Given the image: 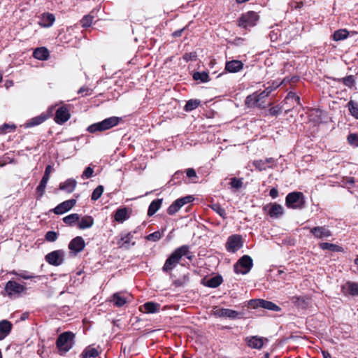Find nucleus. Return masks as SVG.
I'll list each match as a JSON object with an SVG mask.
<instances>
[{"label": "nucleus", "instance_id": "nucleus-15", "mask_svg": "<svg viewBox=\"0 0 358 358\" xmlns=\"http://www.w3.org/2000/svg\"><path fill=\"white\" fill-rule=\"evenodd\" d=\"M76 203V199L66 200L57 205L55 208L51 209L50 211L56 215H62L70 210Z\"/></svg>", "mask_w": 358, "mask_h": 358}, {"label": "nucleus", "instance_id": "nucleus-32", "mask_svg": "<svg viewBox=\"0 0 358 358\" xmlns=\"http://www.w3.org/2000/svg\"><path fill=\"white\" fill-rule=\"evenodd\" d=\"M112 301L115 306L122 307L127 302V299L122 293L117 292L113 295Z\"/></svg>", "mask_w": 358, "mask_h": 358}, {"label": "nucleus", "instance_id": "nucleus-64", "mask_svg": "<svg viewBox=\"0 0 358 358\" xmlns=\"http://www.w3.org/2000/svg\"><path fill=\"white\" fill-rule=\"evenodd\" d=\"M346 184L353 185L355 183V178L352 177H347L344 179Z\"/></svg>", "mask_w": 358, "mask_h": 358}, {"label": "nucleus", "instance_id": "nucleus-13", "mask_svg": "<svg viewBox=\"0 0 358 358\" xmlns=\"http://www.w3.org/2000/svg\"><path fill=\"white\" fill-rule=\"evenodd\" d=\"M70 115L69 106H62L56 110L55 121L57 124H62L69 120Z\"/></svg>", "mask_w": 358, "mask_h": 358}, {"label": "nucleus", "instance_id": "nucleus-46", "mask_svg": "<svg viewBox=\"0 0 358 358\" xmlns=\"http://www.w3.org/2000/svg\"><path fill=\"white\" fill-rule=\"evenodd\" d=\"M103 186L102 185H99L97 186L93 191L92 194V196H91V199L92 201H96L98 200L101 196L102 195L103 192Z\"/></svg>", "mask_w": 358, "mask_h": 358}, {"label": "nucleus", "instance_id": "nucleus-45", "mask_svg": "<svg viewBox=\"0 0 358 358\" xmlns=\"http://www.w3.org/2000/svg\"><path fill=\"white\" fill-rule=\"evenodd\" d=\"M94 21V16L90 14L85 15L80 20V24L83 27L87 28L91 26Z\"/></svg>", "mask_w": 358, "mask_h": 358}, {"label": "nucleus", "instance_id": "nucleus-21", "mask_svg": "<svg viewBox=\"0 0 358 358\" xmlns=\"http://www.w3.org/2000/svg\"><path fill=\"white\" fill-rule=\"evenodd\" d=\"M38 24L41 27L45 28L51 27L55 21V15L50 13H43L40 16H38Z\"/></svg>", "mask_w": 358, "mask_h": 358}, {"label": "nucleus", "instance_id": "nucleus-14", "mask_svg": "<svg viewBox=\"0 0 358 358\" xmlns=\"http://www.w3.org/2000/svg\"><path fill=\"white\" fill-rule=\"evenodd\" d=\"M252 165L259 171H262L267 169H273L275 165V160L273 157L257 159L253 161Z\"/></svg>", "mask_w": 358, "mask_h": 358}, {"label": "nucleus", "instance_id": "nucleus-10", "mask_svg": "<svg viewBox=\"0 0 358 358\" xmlns=\"http://www.w3.org/2000/svg\"><path fill=\"white\" fill-rule=\"evenodd\" d=\"M263 210L271 217L278 219L284 213L283 207L277 203H270L263 208Z\"/></svg>", "mask_w": 358, "mask_h": 358}, {"label": "nucleus", "instance_id": "nucleus-59", "mask_svg": "<svg viewBox=\"0 0 358 358\" xmlns=\"http://www.w3.org/2000/svg\"><path fill=\"white\" fill-rule=\"evenodd\" d=\"M183 58L186 61L195 60L196 58V52H190L189 54L186 53L184 55Z\"/></svg>", "mask_w": 358, "mask_h": 358}, {"label": "nucleus", "instance_id": "nucleus-17", "mask_svg": "<svg viewBox=\"0 0 358 358\" xmlns=\"http://www.w3.org/2000/svg\"><path fill=\"white\" fill-rule=\"evenodd\" d=\"M85 246L84 239L81 236H76L70 241L68 247L70 252L76 255L83 250Z\"/></svg>", "mask_w": 358, "mask_h": 358}, {"label": "nucleus", "instance_id": "nucleus-24", "mask_svg": "<svg viewBox=\"0 0 358 358\" xmlns=\"http://www.w3.org/2000/svg\"><path fill=\"white\" fill-rule=\"evenodd\" d=\"M13 324L10 322L3 320L0 321V341L3 340L11 331Z\"/></svg>", "mask_w": 358, "mask_h": 358}, {"label": "nucleus", "instance_id": "nucleus-37", "mask_svg": "<svg viewBox=\"0 0 358 358\" xmlns=\"http://www.w3.org/2000/svg\"><path fill=\"white\" fill-rule=\"evenodd\" d=\"M336 80L339 83H342L344 85L349 88H352L355 84V79L352 75L342 78H338Z\"/></svg>", "mask_w": 358, "mask_h": 358}, {"label": "nucleus", "instance_id": "nucleus-52", "mask_svg": "<svg viewBox=\"0 0 358 358\" xmlns=\"http://www.w3.org/2000/svg\"><path fill=\"white\" fill-rule=\"evenodd\" d=\"M46 185H47L40 182L39 185L36 187V194L38 199H41L43 196L45 191Z\"/></svg>", "mask_w": 358, "mask_h": 358}, {"label": "nucleus", "instance_id": "nucleus-31", "mask_svg": "<svg viewBox=\"0 0 358 358\" xmlns=\"http://www.w3.org/2000/svg\"><path fill=\"white\" fill-rule=\"evenodd\" d=\"M48 115L46 114L42 113L38 116L34 117L29 120L27 123V127H34L38 124H42L48 119Z\"/></svg>", "mask_w": 358, "mask_h": 358}, {"label": "nucleus", "instance_id": "nucleus-23", "mask_svg": "<svg viewBox=\"0 0 358 358\" xmlns=\"http://www.w3.org/2000/svg\"><path fill=\"white\" fill-rule=\"evenodd\" d=\"M94 223V218L90 215H85L80 217V220L77 223V227L79 229H85L91 228Z\"/></svg>", "mask_w": 358, "mask_h": 358}, {"label": "nucleus", "instance_id": "nucleus-48", "mask_svg": "<svg viewBox=\"0 0 358 358\" xmlns=\"http://www.w3.org/2000/svg\"><path fill=\"white\" fill-rule=\"evenodd\" d=\"M9 273L15 275L16 276H18L20 278L24 279V280H29L34 278V275H29L27 271H22L21 272H17L15 270H13L9 272Z\"/></svg>", "mask_w": 358, "mask_h": 358}, {"label": "nucleus", "instance_id": "nucleus-4", "mask_svg": "<svg viewBox=\"0 0 358 358\" xmlns=\"http://www.w3.org/2000/svg\"><path fill=\"white\" fill-rule=\"evenodd\" d=\"M26 284H20L15 280H9L6 283L4 291L10 299L21 296L27 291Z\"/></svg>", "mask_w": 358, "mask_h": 358}, {"label": "nucleus", "instance_id": "nucleus-44", "mask_svg": "<svg viewBox=\"0 0 358 358\" xmlns=\"http://www.w3.org/2000/svg\"><path fill=\"white\" fill-rule=\"evenodd\" d=\"M348 31L345 29L336 31L333 35L334 41H341L345 39L348 36Z\"/></svg>", "mask_w": 358, "mask_h": 358}, {"label": "nucleus", "instance_id": "nucleus-55", "mask_svg": "<svg viewBox=\"0 0 358 358\" xmlns=\"http://www.w3.org/2000/svg\"><path fill=\"white\" fill-rule=\"evenodd\" d=\"M286 100H290V99H292V100H294L298 105H301V103H300V97L299 96H297L294 92H289L286 98H285Z\"/></svg>", "mask_w": 358, "mask_h": 358}, {"label": "nucleus", "instance_id": "nucleus-36", "mask_svg": "<svg viewBox=\"0 0 358 358\" xmlns=\"http://www.w3.org/2000/svg\"><path fill=\"white\" fill-rule=\"evenodd\" d=\"M80 220V215L78 213H72L70 214L63 218V222L69 225V226H73L76 223H78V222Z\"/></svg>", "mask_w": 358, "mask_h": 358}, {"label": "nucleus", "instance_id": "nucleus-53", "mask_svg": "<svg viewBox=\"0 0 358 358\" xmlns=\"http://www.w3.org/2000/svg\"><path fill=\"white\" fill-rule=\"evenodd\" d=\"M303 6V2L301 1H297L292 0L289 3V7L291 10H292L294 9H299V8H302Z\"/></svg>", "mask_w": 358, "mask_h": 358}, {"label": "nucleus", "instance_id": "nucleus-27", "mask_svg": "<svg viewBox=\"0 0 358 358\" xmlns=\"http://www.w3.org/2000/svg\"><path fill=\"white\" fill-rule=\"evenodd\" d=\"M160 305L159 303L149 301L140 307V310L144 313H155L159 310Z\"/></svg>", "mask_w": 358, "mask_h": 358}, {"label": "nucleus", "instance_id": "nucleus-47", "mask_svg": "<svg viewBox=\"0 0 358 358\" xmlns=\"http://www.w3.org/2000/svg\"><path fill=\"white\" fill-rule=\"evenodd\" d=\"M162 235H163L162 232H161L159 231H155V232L146 236L145 237V238L149 241L156 242L162 238Z\"/></svg>", "mask_w": 358, "mask_h": 358}, {"label": "nucleus", "instance_id": "nucleus-25", "mask_svg": "<svg viewBox=\"0 0 358 358\" xmlns=\"http://www.w3.org/2000/svg\"><path fill=\"white\" fill-rule=\"evenodd\" d=\"M77 185V182L75 179L69 178L66 181L59 184V189L66 192V193H72Z\"/></svg>", "mask_w": 358, "mask_h": 358}, {"label": "nucleus", "instance_id": "nucleus-49", "mask_svg": "<svg viewBox=\"0 0 358 358\" xmlns=\"http://www.w3.org/2000/svg\"><path fill=\"white\" fill-rule=\"evenodd\" d=\"M229 184L232 188L238 189L243 186V180L241 178H231Z\"/></svg>", "mask_w": 358, "mask_h": 358}, {"label": "nucleus", "instance_id": "nucleus-62", "mask_svg": "<svg viewBox=\"0 0 358 358\" xmlns=\"http://www.w3.org/2000/svg\"><path fill=\"white\" fill-rule=\"evenodd\" d=\"M269 195L273 198L275 199L278 196V191L276 188L273 187L271 189Z\"/></svg>", "mask_w": 358, "mask_h": 358}, {"label": "nucleus", "instance_id": "nucleus-16", "mask_svg": "<svg viewBox=\"0 0 358 358\" xmlns=\"http://www.w3.org/2000/svg\"><path fill=\"white\" fill-rule=\"evenodd\" d=\"M310 232L317 239L327 238L332 235L331 231L326 226L310 228Z\"/></svg>", "mask_w": 358, "mask_h": 358}, {"label": "nucleus", "instance_id": "nucleus-20", "mask_svg": "<svg viewBox=\"0 0 358 358\" xmlns=\"http://www.w3.org/2000/svg\"><path fill=\"white\" fill-rule=\"evenodd\" d=\"M214 315L219 317H228L230 319L241 318V313L228 308H217L214 310Z\"/></svg>", "mask_w": 358, "mask_h": 358}, {"label": "nucleus", "instance_id": "nucleus-5", "mask_svg": "<svg viewBox=\"0 0 358 358\" xmlns=\"http://www.w3.org/2000/svg\"><path fill=\"white\" fill-rule=\"evenodd\" d=\"M121 120L117 117H110L103 120L101 122L94 123L88 127L87 131L90 133H95L96 131H103L117 126Z\"/></svg>", "mask_w": 358, "mask_h": 358}, {"label": "nucleus", "instance_id": "nucleus-41", "mask_svg": "<svg viewBox=\"0 0 358 358\" xmlns=\"http://www.w3.org/2000/svg\"><path fill=\"white\" fill-rule=\"evenodd\" d=\"M183 206L180 203L178 200L175 201L167 209V213L169 215H174Z\"/></svg>", "mask_w": 358, "mask_h": 358}, {"label": "nucleus", "instance_id": "nucleus-54", "mask_svg": "<svg viewBox=\"0 0 358 358\" xmlns=\"http://www.w3.org/2000/svg\"><path fill=\"white\" fill-rule=\"evenodd\" d=\"M93 90L87 87L83 86L80 87L78 92V94H81L83 96L91 95L92 94Z\"/></svg>", "mask_w": 358, "mask_h": 358}, {"label": "nucleus", "instance_id": "nucleus-34", "mask_svg": "<svg viewBox=\"0 0 358 358\" xmlns=\"http://www.w3.org/2000/svg\"><path fill=\"white\" fill-rule=\"evenodd\" d=\"M347 107L350 112V114L358 120V103L354 100L350 99L347 103Z\"/></svg>", "mask_w": 358, "mask_h": 358}, {"label": "nucleus", "instance_id": "nucleus-8", "mask_svg": "<svg viewBox=\"0 0 358 358\" xmlns=\"http://www.w3.org/2000/svg\"><path fill=\"white\" fill-rule=\"evenodd\" d=\"M259 15L254 11H248L243 13L238 20V25L242 28L247 29L254 27L259 20Z\"/></svg>", "mask_w": 358, "mask_h": 358}, {"label": "nucleus", "instance_id": "nucleus-56", "mask_svg": "<svg viewBox=\"0 0 358 358\" xmlns=\"http://www.w3.org/2000/svg\"><path fill=\"white\" fill-rule=\"evenodd\" d=\"M94 173V170L91 167H87L83 173L82 178H90L92 176Z\"/></svg>", "mask_w": 358, "mask_h": 358}, {"label": "nucleus", "instance_id": "nucleus-43", "mask_svg": "<svg viewBox=\"0 0 358 358\" xmlns=\"http://www.w3.org/2000/svg\"><path fill=\"white\" fill-rule=\"evenodd\" d=\"M16 126L14 124L4 123L0 127V134H6L15 130Z\"/></svg>", "mask_w": 358, "mask_h": 358}, {"label": "nucleus", "instance_id": "nucleus-22", "mask_svg": "<svg viewBox=\"0 0 358 358\" xmlns=\"http://www.w3.org/2000/svg\"><path fill=\"white\" fill-rule=\"evenodd\" d=\"M133 239V233L129 232L122 236L118 241H117V245L119 248L129 249L131 245H134L135 242H131Z\"/></svg>", "mask_w": 358, "mask_h": 358}, {"label": "nucleus", "instance_id": "nucleus-38", "mask_svg": "<svg viewBox=\"0 0 358 358\" xmlns=\"http://www.w3.org/2000/svg\"><path fill=\"white\" fill-rule=\"evenodd\" d=\"M201 103L199 99H189L187 101L184 110L187 112H190L199 106Z\"/></svg>", "mask_w": 358, "mask_h": 358}, {"label": "nucleus", "instance_id": "nucleus-35", "mask_svg": "<svg viewBox=\"0 0 358 358\" xmlns=\"http://www.w3.org/2000/svg\"><path fill=\"white\" fill-rule=\"evenodd\" d=\"M162 199H155L151 202L148 210V215H153L161 207Z\"/></svg>", "mask_w": 358, "mask_h": 358}, {"label": "nucleus", "instance_id": "nucleus-30", "mask_svg": "<svg viewBox=\"0 0 358 358\" xmlns=\"http://www.w3.org/2000/svg\"><path fill=\"white\" fill-rule=\"evenodd\" d=\"M49 56V51L45 47L37 48L33 52V57L39 60H46Z\"/></svg>", "mask_w": 358, "mask_h": 358}, {"label": "nucleus", "instance_id": "nucleus-19", "mask_svg": "<svg viewBox=\"0 0 358 358\" xmlns=\"http://www.w3.org/2000/svg\"><path fill=\"white\" fill-rule=\"evenodd\" d=\"M131 213L132 210L129 208H119L115 212L114 220L119 223H122L130 217Z\"/></svg>", "mask_w": 358, "mask_h": 358}, {"label": "nucleus", "instance_id": "nucleus-50", "mask_svg": "<svg viewBox=\"0 0 358 358\" xmlns=\"http://www.w3.org/2000/svg\"><path fill=\"white\" fill-rule=\"evenodd\" d=\"M348 143L353 147H358V134H350L348 136Z\"/></svg>", "mask_w": 358, "mask_h": 358}, {"label": "nucleus", "instance_id": "nucleus-42", "mask_svg": "<svg viewBox=\"0 0 358 358\" xmlns=\"http://www.w3.org/2000/svg\"><path fill=\"white\" fill-rule=\"evenodd\" d=\"M210 207L213 211L217 213L223 219L226 218V211L219 203H213L210 206Z\"/></svg>", "mask_w": 358, "mask_h": 358}, {"label": "nucleus", "instance_id": "nucleus-28", "mask_svg": "<svg viewBox=\"0 0 358 358\" xmlns=\"http://www.w3.org/2000/svg\"><path fill=\"white\" fill-rule=\"evenodd\" d=\"M342 290L345 294L358 296V283L348 282L342 287Z\"/></svg>", "mask_w": 358, "mask_h": 358}, {"label": "nucleus", "instance_id": "nucleus-60", "mask_svg": "<svg viewBox=\"0 0 358 358\" xmlns=\"http://www.w3.org/2000/svg\"><path fill=\"white\" fill-rule=\"evenodd\" d=\"M280 108H278V106L271 107L269 109V113H270V115L274 116V115H278L280 113Z\"/></svg>", "mask_w": 358, "mask_h": 358}, {"label": "nucleus", "instance_id": "nucleus-63", "mask_svg": "<svg viewBox=\"0 0 358 358\" xmlns=\"http://www.w3.org/2000/svg\"><path fill=\"white\" fill-rule=\"evenodd\" d=\"M53 171V167L51 165H48L46 167H45V173H44V175H46L48 176H50L51 173Z\"/></svg>", "mask_w": 358, "mask_h": 358}, {"label": "nucleus", "instance_id": "nucleus-7", "mask_svg": "<svg viewBox=\"0 0 358 358\" xmlns=\"http://www.w3.org/2000/svg\"><path fill=\"white\" fill-rule=\"evenodd\" d=\"M253 266L252 259L248 255H243L234 264V271L237 274H247Z\"/></svg>", "mask_w": 358, "mask_h": 358}, {"label": "nucleus", "instance_id": "nucleus-29", "mask_svg": "<svg viewBox=\"0 0 358 358\" xmlns=\"http://www.w3.org/2000/svg\"><path fill=\"white\" fill-rule=\"evenodd\" d=\"M98 348L89 345L85 348L80 355V358H96L99 356Z\"/></svg>", "mask_w": 358, "mask_h": 358}, {"label": "nucleus", "instance_id": "nucleus-1", "mask_svg": "<svg viewBox=\"0 0 358 358\" xmlns=\"http://www.w3.org/2000/svg\"><path fill=\"white\" fill-rule=\"evenodd\" d=\"M182 257H186L188 259H192L189 246L187 245H183L176 248L170 255L162 267V271L166 273H171L180 263Z\"/></svg>", "mask_w": 358, "mask_h": 358}, {"label": "nucleus", "instance_id": "nucleus-12", "mask_svg": "<svg viewBox=\"0 0 358 358\" xmlns=\"http://www.w3.org/2000/svg\"><path fill=\"white\" fill-rule=\"evenodd\" d=\"M249 305L253 308L261 307L273 311H279L280 310V308L275 303L271 301H266L264 299L250 300L249 302Z\"/></svg>", "mask_w": 358, "mask_h": 358}, {"label": "nucleus", "instance_id": "nucleus-3", "mask_svg": "<svg viewBox=\"0 0 358 358\" xmlns=\"http://www.w3.org/2000/svg\"><path fill=\"white\" fill-rule=\"evenodd\" d=\"M74 338V334L71 331L64 332L58 336L56 345L60 355H63L70 350L73 345Z\"/></svg>", "mask_w": 358, "mask_h": 358}, {"label": "nucleus", "instance_id": "nucleus-33", "mask_svg": "<svg viewBox=\"0 0 358 358\" xmlns=\"http://www.w3.org/2000/svg\"><path fill=\"white\" fill-rule=\"evenodd\" d=\"M322 250H327L332 252H343V248L338 245L329 243H321L319 245Z\"/></svg>", "mask_w": 358, "mask_h": 358}, {"label": "nucleus", "instance_id": "nucleus-6", "mask_svg": "<svg viewBox=\"0 0 358 358\" xmlns=\"http://www.w3.org/2000/svg\"><path fill=\"white\" fill-rule=\"evenodd\" d=\"M304 196L302 192L289 193L285 198V205L288 208L301 209L304 206Z\"/></svg>", "mask_w": 358, "mask_h": 358}, {"label": "nucleus", "instance_id": "nucleus-58", "mask_svg": "<svg viewBox=\"0 0 358 358\" xmlns=\"http://www.w3.org/2000/svg\"><path fill=\"white\" fill-rule=\"evenodd\" d=\"M180 203H181L182 206H184L186 203H189L192 201H193L194 198L192 196H187L180 199H178Z\"/></svg>", "mask_w": 358, "mask_h": 358}, {"label": "nucleus", "instance_id": "nucleus-61", "mask_svg": "<svg viewBox=\"0 0 358 358\" xmlns=\"http://www.w3.org/2000/svg\"><path fill=\"white\" fill-rule=\"evenodd\" d=\"M187 176L189 178L196 177V171L194 169L189 168L186 171Z\"/></svg>", "mask_w": 358, "mask_h": 358}, {"label": "nucleus", "instance_id": "nucleus-2", "mask_svg": "<svg viewBox=\"0 0 358 358\" xmlns=\"http://www.w3.org/2000/svg\"><path fill=\"white\" fill-rule=\"evenodd\" d=\"M278 86L270 85L263 91H257L248 96L245 101V104L248 108H264L267 105L266 99L269 94L275 90Z\"/></svg>", "mask_w": 358, "mask_h": 358}, {"label": "nucleus", "instance_id": "nucleus-39", "mask_svg": "<svg viewBox=\"0 0 358 358\" xmlns=\"http://www.w3.org/2000/svg\"><path fill=\"white\" fill-rule=\"evenodd\" d=\"M222 282V278L220 275H216L208 279L206 282V285L209 287L215 288L221 285Z\"/></svg>", "mask_w": 358, "mask_h": 358}, {"label": "nucleus", "instance_id": "nucleus-26", "mask_svg": "<svg viewBox=\"0 0 358 358\" xmlns=\"http://www.w3.org/2000/svg\"><path fill=\"white\" fill-rule=\"evenodd\" d=\"M243 68V64L240 60H231L227 62L225 65V70L230 73H236Z\"/></svg>", "mask_w": 358, "mask_h": 358}, {"label": "nucleus", "instance_id": "nucleus-57", "mask_svg": "<svg viewBox=\"0 0 358 358\" xmlns=\"http://www.w3.org/2000/svg\"><path fill=\"white\" fill-rule=\"evenodd\" d=\"M306 299L305 298H303V297H301V296H293V297L292 298V301L294 303H295V304H296V305H298V306H300V305H301L302 303H303H303L305 304V303H306Z\"/></svg>", "mask_w": 358, "mask_h": 358}, {"label": "nucleus", "instance_id": "nucleus-18", "mask_svg": "<svg viewBox=\"0 0 358 358\" xmlns=\"http://www.w3.org/2000/svg\"><path fill=\"white\" fill-rule=\"evenodd\" d=\"M245 341L248 346L254 349H261L264 344L268 342V339L266 338L259 337L257 336H248L245 338Z\"/></svg>", "mask_w": 358, "mask_h": 358}, {"label": "nucleus", "instance_id": "nucleus-11", "mask_svg": "<svg viewBox=\"0 0 358 358\" xmlns=\"http://www.w3.org/2000/svg\"><path fill=\"white\" fill-rule=\"evenodd\" d=\"M243 246V241L241 235L235 234L230 236L226 243V249L228 252H235Z\"/></svg>", "mask_w": 358, "mask_h": 358}, {"label": "nucleus", "instance_id": "nucleus-51", "mask_svg": "<svg viewBox=\"0 0 358 358\" xmlns=\"http://www.w3.org/2000/svg\"><path fill=\"white\" fill-rule=\"evenodd\" d=\"M58 238V234L53 231H49L46 233L45 238L48 242H54Z\"/></svg>", "mask_w": 358, "mask_h": 358}, {"label": "nucleus", "instance_id": "nucleus-9", "mask_svg": "<svg viewBox=\"0 0 358 358\" xmlns=\"http://www.w3.org/2000/svg\"><path fill=\"white\" fill-rule=\"evenodd\" d=\"M64 252L62 250L52 251L45 255V261L50 265L59 266L64 262Z\"/></svg>", "mask_w": 358, "mask_h": 358}, {"label": "nucleus", "instance_id": "nucleus-40", "mask_svg": "<svg viewBox=\"0 0 358 358\" xmlns=\"http://www.w3.org/2000/svg\"><path fill=\"white\" fill-rule=\"evenodd\" d=\"M193 78L195 80H200L201 83H207L210 80L209 75L207 72H195L193 74Z\"/></svg>", "mask_w": 358, "mask_h": 358}]
</instances>
